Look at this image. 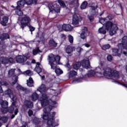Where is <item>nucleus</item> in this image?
Wrapping results in <instances>:
<instances>
[{
    "instance_id": "nucleus-1",
    "label": "nucleus",
    "mask_w": 127,
    "mask_h": 127,
    "mask_svg": "<svg viewBox=\"0 0 127 127\" xmlns=\"http://www.w3.org/2000/svg\"><path fill=\"white\" fill-rule=\"evenodd\" d=\"M48 90V88L46 87V85L43 84L37 89V91L40 92L42 94V97L40 99L41 106L43 107H46L43 110L44 113L42 115V118L43 120L48 121V127H58L59 123L54 122V117L56 113L50 112L52 110L53 108H56V107L58 106L57 103L54 100L56 97H57L58 94H59V91H57L55 95L52 97V95L46 94V92H47Z\"/></svg>"
},
{
    "instance_id": "nucleus-2",
    "label": "nucleus",
    "mask_w": 127,
    "mask_h": 127,
    "mask_svg": "<svg viewBox=\"0 0 127 127\" xmlns=\"http://www.w3.org/2000/svg\"><path fill=\"white\" fill-rule=\"evenodd\" d=\"M104 62H100L98 67H96L95 70H90L87 74L84 75L82 78H79L74 80V83H81L83 80H86L85 78L87 77H98L102 78L105 77L107 79H113L114 80H118L120 78L119 75V71L112 70V68L108 67H104Z\"/></svg>"
},
{
    "instance_id": "nucleus-3",
    "label": "nucleus",
    "mask_w": 127,
    "mask_h": 127,
    "mask_svg": "<svg viewBox=\"0 0 127 127\" xmlns=\"http://www.w3.org/2000/svg\"><path fill=\"white\" fill-rule=\"evenodd\" d=\"M5 95H8L9 98H10L12 101V105L9 108H7L8 102L6 101L0 100V104L2 108L1 111L2 114H6L7 112H9L10 114H12V113H13V111H14V108H15V104H16V96L13 95V93L10 89L7 90L5 92Z\"/></svg>"
},
{
    "instance_id": "nucleus-4",
    "label": "nucleus",
    "mask_w": 127,
    "mask_h": 127,
    "mask_svg": "<svg viewBox=\"0 0 127 127\" xmlns=\"http://www.w3.org/2000/svg\"><path fill=\"white\" fill-rule=\"evenodd\" d=\"M104 27H106V29L108 31H109V34H110L111 36L116 34V33H117V30L118 29L117 25H114L113 23L110 21L107 22Z\"/></svg>"
},
{
    "instance_id": "nucleus-5",
    "label": "nucleus",
    "mask_w": 127,
    "mask_h": 127,
    "mask_svg": "<svg viewBox=\"0 0 127 127\" xmlns=\"http://www.w3.org/2000/svg\"><path fill=\"white\" fill-rule=\"evenodd\" d=\"M30 18L26 15H24L22 17H19L18 19V23L20 25L23 30L25 26H27L30 23Z\"/></svg>"
},
{
    "instance_id": "nucleus-6",
    "label": "nucleus",
    "mask_w": 127,
    "mask_h": 127,
    "mask_svg": "<svg viewBox=\"0 0 127 127\" xmlns=\"http://www.w3.org/2000/svg\"><path fill=\"white\" fill-rule=\"evenodd\" d=\"M81 65H82L83 68H85V69H89L91 65H90V62L89 61V59L87 60H83L82 62H76L73 65V68L75 70H78L80 67H81Z\"/></svg>"
},
{
    "instance_id": "nucleus-7",
    "label": "nucleus",
    "mask_w": 127,
    "mask_h": 127,
    "mask_svg": "<svg viewBox=\"0 0 127 127\" xmlns=\"http://www.w3.org/2000/svg\"><path fill=\"white\" fill-rule=\"evenodd\" d=\"M36 3H37V0H21L17 2V6L20 8V7H23L24 4L30 5L32 4H36Z\"/></svg>"
},
{
    "instance_id": "nucleus-8",
    "label": "nucleus",
    "mask_w": 127,
    "mask_h": 127,
    "mask_svg": "<svg viewBox=\"0 0 127 127\" xmlns=\"http://www.w3.org/2000/svg\"><path fill=\"white\" fill-rule=\"evenodd\" d=\"M48 61H49V64L51 63H57V64H60V56H55L52 54H50L48 56Z\"/></svg>"
},
{
    "instance_id": "nucleus-9",
    "label": "nucleus",
    "mask_w": 127,
    "mask_h": 127,
    "mask_svg": "<svg viewBox=\"0 0 127 127\" xmlns=\"http://www.w3.org/2000/svg\"><path fill=\"white\" fill-rule=\"evenodd\" d=\"M56 3H57V1H55L53 3L49 5L48 7L50 13H51V12H60L59 5H57Z\"/></svg>"
},
{
    "instance_id": "nucleus-10",
    "label": "nucleus",
    "mask_w": 127,
    "mask_h": 127,
    "mask_svg": "<svg viewBox=\"0 0 127 127\" xmlns=\"http://www.w3.org/2000/svg\"><path fill=\"white\" fill-rule=\"evenodd\" d=\"M27 60V58L24 56L19 55L16 57V62L19 64H23Z\"/></svg>"
},
{
    "instance_id": "nucleus-11",
    "label": "nucleus",
    "mask_w": 127,
    "mask_h": 127,
    "mask_svg": "<svg viewBox=\"0 0 127 127\" xmlns=\"http://www.w3.org/2000/svg\"><path fill=\"white\" fill-rule=\"evenodd\" d=\"M0 44L2 45V48L3 49L4 48V45H3V40H5V39H9V35L7 33H3L0 35Z\"/></svg>"
},
{
    "instance_id": "nucleus-12",
    "label": "nucleus",
    "mask_w": 127,
    "mask_h": 127,
    "mask_svg": "<svg viewBox=\"0 0 127 127\" xmlns=\"http://www.w3.org/2000/svg\"><path fill=\"white\" fill-rule=\"evenodd\" d=\"M90 13L91 15H98L99 14V9H98V6H92L90 7Z\"/></svg>"
},
{
    "instance_id": "nucleus-13",
    "label": "nucleus",
    "mask_w": 127,
    "mask_h": 127,
    "mask_svg": "<svg viewBox=\"0 0 127 127\" xmlns=\"http://www.w3.org/2000/svg\"><path fill=\"white\" fill-rule=\"evenodd\" d=\"M60 30H64V31H72L73 30V27L70 24H64L62 26V29H60Z\"/></svg>"
},
{
    "instance_id": "nucleus-14",
    "label": "nucleus",
    "mask_w": 127,
    "mask_h": 127,
    "mask_svg": "<svg viewBox=\"0 0 127 127\" xmlns=\"http://www.w3.org/2000/svg\"><path fill=\"white\" fill-rule=\"evenodd\" d=\"M118 46H122V48L127 49V37L124 36L122 39V43L119 44Z\"/></svg>"
},
{
    "instance_id": "nucleus-15",
    "label": "nucleus",
    "mask_w": 127,
    "mask_h": 127,
    "mask_svg": "<svg viewBox=\"0 0 127 127\" xmlns=\"http://www.w3.org/2000/svg\"><path fill=\"white\" fill-rule=\"evenodd\" d=\"M82 32L80 34L81 39H85L87 37V33H88V29L86 27H82Z\"/></svg>"
},
{
    "instance_id": "nucleus-16",
    "label": "nucleus",
    "mask_w": 127,
    "mask_h": 127,
    "mask_svg": "<svg viewBox=\"0 0 127 127\" xmlns=\"http://www.w3.org/2000/svg\"><path fill=\"white\" fill-rule=\"evenodd\" d=\"M1 25L3 26H6L7 24H8V18L7 16H4L2 18V20H1L0 22Z\"/></svg>"
},
{
    "instance_id": "nucleus-17",
    "label": "nucleus",
    "mask_w": 127,
    "mask_h": 127,
    "mask_svg": "<svg viewBox=\"0 0 127 127\" xmlns=\"http://www.w3.org/2000/svg\"><path fill=\"white\" fill-rule=\"evenodd\" d=\"M79 6V2L78 1V0H74L73 1H72L69 3V7L72 8V7H78Z\"/></svg>"
},
{
    "instance_id": "nucleus-18",
    "label": "nucleus",
    "mask_w": 127,
    "mask_h": 127,
    "mask_svg": "<svg viewBox=\"0 0 127 127\" xmlns=\"http://www.w3.org/2000/svg\"><path fill=\"white\" fill-rule=\"evenodd\" d=\"M24 106L29 109H32L33 108V103L31 101L26 100L24 103Z\"/></svg>"
},
{
    "instance_id": "nucleus-19",
    "label": "nucleus",
    "mask_w": 127,
    "mask_h": 127,
    "mask_svg": "<svg viewBox=\"0 0 127 127\" xmlns=\"http://www.w3.org/2000/svg\"><path fill=\"white\" fill-rule=\"evenodd\" d=\"M79 23V18L76 14H74L72 17V24L76 25Z\"/></svg>"
},
{
    "instance_id": "nucleus-20",
    "label": "nucleus",
    "mask_w": 127,
    "mask_h": 127,
    "mask_svg": "<svg viewBox=\"0 0 127 127\" xmlns=\"http://www.w3.org/2000/svg\"><path fill=\"white\" fill-rule=\"evenodd\" d=\"M35 71H36L38 74H39L40 72L42 71V68H41V64L40 63H36V66L35 68Z\"/></svg>"
},
{
    "instance_id": "nucleus-21",
    "label": "nucleus",
    "mask_w": 127,
    "mask_h": 127,
    "mask_svg": "<svg viewBox=\"0 0 127 127\" xmlns=\"http://www.w3.org/2000/svg\"><path fill=\"white\" fill-rule=\"evenodd\" d=\"M74 50H75V47L71 46H68L66 48L65 51L67 54H71V53H72L73 51H74Z\"/></svg>"
},
{
    "instance_id": "nucleus-22",
    "label": "nucleus",
    "mask_w": 127,
    "mask_h": 127,
    "mask_svg": "<svg viewBox=\"0 0 127 127\" xmlns=\"http://www.w3.org/2000/svg\"><path fill=\"white\" fill-rule=\"evenodd\" d=\"M0 62L2 64H8V58L6 57H1L0 58Z\"/></svg>"
},
{
    "instance_id": "nucleus-23",
    "label": "nucleus",
    "mask_w": 127,
    "mask_h": 127,
    "mask_svg": "<svg viewBox=\"0 0 127 127\" xmlns=\"http://www.w3.org/2000/svg\"><path fill=\"white\" fill-rule=\"evenodd\" d=\"M15 8H16V11H15L16 14H17V15H19V16H21L22 15H23V12L21 11V9L19 8V7L16 6Z\"/></svg>"
},
{
    "instance_id": "nucleus-24",
    "label": "nucleus",
    "mask_w": 127,
    "mask_h": 127,
    "mask_svg": "<svg viewBox=\"0 0 127 127\" xmlns=\"http://www.w3.org/2000/svg\"><path fill=\"white\" fill-rule=\"evenodd\" d=\"M69 78H72V77H75L77 75V72L75 70H71L67 74Z\"/></svg>"
},
{
    "instance_id": "nucleus-25",
    "label": "nucleus",
    "mask_w": 127,
    "mask_h": 127,
    "mask_svg": "<svg viewBox=\"0 0 127 127\" xmlns=\"http://www.w3.org/2000/svg\"><path fill=\"white\" fill-rule=\"evenodd\" d=\"M49 44L50 47H53V48H55V47H57V43L53 40H50L49 42Z\"/></svg>"
},
{
    "instance_id": "nucleus-26",
    "label": "nucleus",
    "mask_w": 127,
    "mask_h": 127,
    "mask_svg": "<svg viewBox=\"0 0 127 127\" xmlns=\"http://www.w3.org/2000/svg\"><path fill=\"white\" fill-rule=\"evenodd\" d=\"M27 84L28 87H33V80L32 78L29 77V79L27 80Z\"/></svg>"
},
{
    "instance_id": "nucleus-27",
    "label": "nucleus",
    "mask_w": 127,
    "mask_h": 127,
    "mask_svg": "<svg viewBox=\"0 0 127 127\" xmlns=\"http://www.w3.org/2000/svg\"><path fill=\"white\" fill-rule=\"evenodd\" d=\"M39 97V96L38 94H37L36 92H34L31 96V99L32 101H37Z\"/></svg>"
},
{
    "instance_id": "nucleus-28",
    "label": "nucleus",
    "mask_w": 127,
    "mask_h": 127,
    "mask_svg": "<svg viewBox=\"0 0 127 127\" xmlns=\"http://www.w3.org/2000/svg\"><path fill=\"white\" fill-rule=\"evenodd\" d=\"M108 17H106L105 18H101L99 19V22L101 24H103V26L106 24V22H108Z\"/></svg>"
},
{
    "instance_id": "nucleus-29",
    "label": "nucleus",
    "mask_w": 127,
    "mask_h": 127,
    "mask_svg": "<svg viewBox=\"0 0 127 127\" xmlns=\"http://www.w3.org/2000/svg\"><path fill=\"white\" fill-rule=\"evenodd\" d=\"M16 89L20 91H23V92H26V91H28L27 88L23 87L19 84H17L16 86Z\"/></svg>"
},
{
    "instance_id": "nucleus-30",
    "label": "nucleus",
    "mask_w": 127,
    "mask_h": 127,
    "mask_svg": "<svg viewBox=\"0 0 127 127\" xmlns=\"http://www.w3.org/2000/svg\"><path fill=\"white\" fill-rule=\"evenodd\" d=\"M98 32L99 33H101L102 34H106V33H107V31L106 30L104 26H103L101 28H99L98 30Z\"/></svg>"
},
{
    "instance_id": "nucleus-31",
    "label": "nucleus",
    "mask_w": 127,
    "mask_h": 127,
    "mask_svg": "<svg viewBox=\"0 0 127 127\" xmlns=\"http://www.w3.org/2000/svg\"><path fill=\"white\" fill-rule=\"evenodd\" d=\"M33 122L35 125H38L40 123V119L35 117L33 120Z\"/></svg>"
},
{
    "instance_id": "nucleus-32",
    "label": "nucleus",
    "mask_w": 127,
    "mask_h": 127,
    "mask_svg": "<svg viewBox=\"0 0 127 127\" xmlns=\"http://www.w3.org/2000/svg\"><path fill=\"white\" fill-rule=\"evenodd\" d=\"M87 5H88V2L87 1L83 2L80 6L81 9H85L87 7Z\"/></svg>"
},
{
    "instance_id": "nucleus-33",
    "label": "nucleus",
    "mask_w": 127,
    "mask_h": 127,
    "mask_svg": "<svg viewBox=\"0 0 127 127\" xmlns=\"http://www.w3.org/2000/svg\"><path fill=\"white\" fill-rule=\"evenodd\" d=\"M55 73L57 75H61V74H63V70L60 68H56L55 69Z\"/></svg>"
},
{
    "instance_id": "nucleus-34",
    "label": "nucleus",
    "mask_w": 127,
    "mask_h": 127,
    "mask_svg": "<svg viewBox=\"0 0 127 127\" xmlns=\"http://www.w3.org/2000/svg\"><path fill=\"white\" fill-rule=\"evenodd\" d=\"M23 74L24 75H27V76H32V75H33V72L32 71H31L30 70H28L23 72Z\"/></svg>"
},
{
    "instance_id": "nucleus-35",
    "label": "nucleus",
    "mask_w": 127,
    "mask_h": 127,
    "mask_svg": "<svg viewBox=\"0 0 127 127\" xmlns=\"http://www.w3.org/2000/svg\"><path fill=\"white\" fill-rule=\"evenodd\" d=\"M58 3L61 5V6H62L63 7H65L66 6V4H65V2L63 1L62 0H57Z\"/></svg>"
},
{
    "instance_id": "nucleus-36",
    "label": "nucleus",
    "mask_w": 127,
    "mask_h": 127,
    "mask_svg": "<svg viewBox=\"0 0 127 127\" xmlns=\"http://www.w3.org/2000/svg\"><path fill=\"white\" fill-rule=\"evenodd\" d=\"M41 52V51H40V50H39V49H34L32 51V53H33V55H37V54Z\"/></svg>"
},
{
    "instance_id": "nucleus-37",
    "label": "nucleus",
    "mask_w": 127,
    "mask_h": 127,
    "mask_svg": "<svg viewBox=\"0 0 127 127\" xmlns=\"http://www.w3.org/2000/svg\"><path fill=\"white\" fill-rule=\"evenodd\" d=\"M14 69H11L9 70L8 72V76H9V77H11V76H12L13 74H14Z\"/></svg>"
},
{
    "instance_id": "nucleus-38",
    "label": "nucleus",
    "mask_w": 127,
    "mask_h": 127,
    "mask_svg": "<svg viewBox=\"0 0 127 127\" xmlns=\"http://www.w3.org/2000/svg\"><path fill=\"white\" fill-rule=\"evenodd\" d=\"M68 37L69 42H70V43H73V41H74V38L73 36L71 35H68Z\"/></svg>"
},
{
    "instance_id": "nucleus-39",
    "label": "nucleus",
    "mask_w": 127,
    "mask_h": 127,
    "mask_svg": "<svg viewBox=\"0 0 127 127\" xmlns=\"http://www.w3.org/2000/svg\"><path fill=\"white\" fill-rule=\"evenodd\" d=\"M8 63H11V64H14L15 63V60L12 58H9L8 59Z\"/></svg>"
},
{
    "instance_id": "nucleus-40",
    "label": "nucleus",
    "mask_w": 127,
    "mask_h": 127,
    "mask_svg": "<svg viewBox=\"0 0 127 127\" xmlns=\"http://www.w3.org/2000/svg\"><path fill=\"white\" fill-rule=\"evenodd\" d=\"M110 47L111 46L109 44H107L102 46V49L103 50H107V49H109Z\"/></svg>"
},
{
    "instance_id": "nucleus-41",
    "label": "nucleus",
    "mask_w": 127,
    "mask_h": 127,
    "mask_svg": "<svg viewBox=\"0 0 127 127\" xmlns=\"http://www.w3.org/2000/svg\"><path fill=\"white\" fill-rule=\"evenodd\" d=\"M13 79H15L13 82H12L11 85L13 86V85H15V84L16 83V82H17V80L18 79V76H15L13 78Z\"/></svg>"
},
{
    "instance_id": "nucleus-42",
    "label": "nucleus",
    "mask_w": 127,
    "mask_h": 127,
    "mask_svg": "<svg viewBox=\"0 0 127 127\" xmlns=\"http://www.w3.org/2000/svg\"><path fill=\"white\" fill-rule=\"evenodd\" d=\"M0 121H1L2 123H6L7 122V118L6 117H0Z\"/></svg>"
},
{
    "instance_id": "nucleus-43",
    "label": "nucleus",
    "mask_w": 127,
    "mask_h": 127,
    "mask_svg": "<svg viewBox=\"0 0 127 127\" xmlns=\"http://www.w3.org/2000/svg\"><path fill=\"white\" fill-rule=\"evenodd\" d=\"M49 65L51 66V69H53V70H56V64L54 63L49 64Z\"/></svg>"
},
{
    "instance_id": "nucleus-44",
    "label": "nucleus",
    "mask_w": 127,
    "mask_h": 127,
    "mask_svg": "<svg viewBox=\"0 0 127 127\" xmlns=\"http://www.w3.org/2000/svg\"><path fill=\"white\" fill-rule=\"evenodd\" d=\"M0 83L1 86H7V85H8V83H7L6 81H4L3 80H1Z\"/></svg>"
},
{
    "instance_id": "nucleus-45",
    "label": "nucleus",
    "mask_w": 127,
    "mask_h": 127,
    "mask_svg": "<svg viewBox=\"0 0 127 127\" xmlns=\"http://www.w3.org/2000/svg\"><path fill=\"white\" fill-rule=\"evenodd\" d=\"M29 27L30 31H31V34H32V31H34V30H35V28H34L32 26H29Z\"/></svg>"
},
{
    "instance_id": "nucleus-46",
    "label": "nucleus",
    "mask_w": 127,
    "mask_h": 127,
    "mask_svg": "<svg viewBox=\"0 0 127 127\" xmlns=\"http://www.w3.org/2000/svg\"><path fill=\"white\" fill-rule=\"evenodd\" d=\"M107 58L108 61H112L113 60V57L111 55H108Z\"/></svg>"
},
{
    "instance_id": "nucleus-47",
    "label": "nucleus",
    "mask_w": 127,
    "mask_h": 127,
    "mask_svg": "<svg viewBox=\"0 0 127 127\" xmlns=\"http://www.w3.org/2000/svg\"><path fill=\"white\" fill-rule=\"evenodd\" d=\"M28 115L29 117H31V116H32L33 115V112L31 110H29L28 112Z\"/></svg>"
},
{
    "instance_id": "nucleus-48",
    "label": "nucleus",
    "mask_w": 127,
    "mask_h": 127,
    "mask_svg": "<svg viewBox=\"0 0 127 127\" xmlns=\"http://www.w3.org/2000/svg\"><path fill=\"white\" fill-rule=\"evenodd\" d=\"M115 82L117 84H119L122 85V86H124V87H125V88H127V84H121L120 82L116 81H115Z\"/></svg>"
},
{
    "instance_id": "nucleus-49",
    "label": "nucleus",
    "mask_w": 127,
    "mask_h": 127,
    "mask_svg": "<svg viewBox=\"0 0 127 127\" xmlns=\"http://www.w3.org/2000/svg\"><path fill=\"white\" fill-rule=\"evenodd\" d=\"M88 17L90 21L94 20V17L93 16H88Z\"/></svg>"
},
{
    "instance_id": "nucleus-50",
    "label": "nucleus",
    "mask_w": 127,
    "mask_h": 127,
    "mask_svg": "<svg viewBox=\"0 0 127 127\" xmlns=\"http://www.w3.org/2000/svg\"><path fill=\"white\" fill-rule=\"evenodd\" d=\"M82 45L85 46V47H87V48H89V47H90V46H91V45H90L89 44H87V43L84 44Z\"/></svg>"
},
{
    "instance_id": "nucleus-51",
    "label": "nucleus",
    "mask_w": 127,
    "mask_h": 127,
    "mask_svg": "<svg viewBox=\"0 0 127 127\" xmlns=\"http://www.w3.org/2000/svg\"><path fill=\"white\" fill-rule=\"evenodd\" d=\"M61 38H63L64 39H66V36L64 34H62L61 35Z\"/></svg>"
},
{
    "instance_id": "nucleus-52",
    "label": "nucleus",
    "mask_w": 127,
    "mask_h": 127,
    "mask_svg": "<svg viewBox=\"0 0 127 127\" xmlns=\"http://www.w3.org/2000/svg\"><path fill=\"white\" fill-rule=\"evenodd\" d=\"M77 52H81V51H82V50H83V49H82V48L78 47L76 49Z\"/></svg>"
},
{
    "instance_id": "nucleus-53",
    "label": "nucleus",
    "mask_w": 127,
    "mask_h": 127,
    "mask_svg": "<svg viewBox=\"0 0 127 127\" xmlns=\"http://www.w3.org/2000/svg\"><path fill=\"white\" fill-rule=\"evenodd\" d=\"M17 113H18V109H16L15 111H14V115H15V116H16V115H17Z\"/></svg>"
},
{
    "instance_id": "nucleus-54",
    "label": "nucleus",
    "mask_w": 127,
    "mask_h": 127,
    "mask_svg": "<svg viewBox=\"0 0 127 127\" xmlns=\"http://www.w3.org/2000/svg\"><path fill=\"white\" fill-rule=\"evenodd\" d=\"M40 40H41V41H44L45 39H44V37L43 36L40 38Z\"/></svg>"
},
{
    "instance_id": "nucleus-55",
    "label": "nucleus",
    "mask_w": 127,
    "mask_h": 127,
    "mask_svg": "<svg viewBox=\"0 0 127 127\" xmlns=\"http://www.w3.org/2000/svg\"><path fill=\"white\" fill-rule=\"evenodd\" d=\"M3 91H2V88H1V86H0V93H3Z\"/></svg>"
},
{
    "instance_id": "nucleus-56",
    "label": "nucleus",
    "mask_w": 127,
    "mask_h": 127,
    "mask_svg": "<svg viewBox=\"0 0 127 127\" xmlns=\"http://www.w3.org/2000/svg\"><path fill=\"white\" fill-rule=\"evenodd\" d=\"M39 75L42 77V79H44L45 78V76L44 75H43V76H41V75H40V74L39 73Z\"/></svg>"
},
{
    "instance_id": "nucleus-57",
    "label": "nucleus",
    "mask_w": 127,
    "mask_h": 127,
    "mask_svg": "<svg viewBox=\"0 0 127 127\" xmlns=\"http://www.w3.org/2000/svg\"><path fill=\"white\" fill-rule=\"evenodd\" d=\"M14 117H15V115H12L11 116V120H12V119H13V118H14Z\"/></svg>"
},
{
    "instance_id": "nucleus-58",
    "label": "nucleus",
    "mask_w": 127,
    "mask_h": 127,
    "mask_svg": "<svg viewBox=\"0 0 127 127\" xmlns=\"http://www.w3.org/2000/svg\"><path fill=\"white\" fill-rule=\"evenodd\" d=\"M35 62H36V61H35V60H33L32 61V63H33V64H34L35 63Z\"/></svg>"
},
{
    "instance_id": "nucleus-59",
    "label": "nucleus",
    "mask_w": 127,
    "mask_h": 127,
    "mask_svg": "<svg viewBox=\"0 0 127 127\" xmlns=\"http://www.w3.org/2000/svg\"><path fill=\"white\" fill-rule=\"evenodd\" d=\"M50 88H52V87H53V84L52 83L50 85Z\"/></svg>"
},
{
    "instance_id": "nucleus-60",
    "label": "nucleus",
    "mask_w": 127,
    "mask_h": 127,
    "mask_svg": "<svg viewBox=\"0 0 127 127\" xmlns=\"http://www.w3.org/2000/svg\"><path fill=\"white\" fill-rule=\"evenodd\" d=\"M120 8L123 10V6H122V4H120Z\"/></svg>"
},
{
    "instance_id": "nucleus-61",
    "label": "nucleus",
    "mask_w": 127,
    "mask_h": 127,
    "mask_svg": "<svg viewBox=\"0 0 127 127\" xmlns=\"http://www.w3.org/2000/svg\"><path fill=\"white\" fill-rule=\"evenodd\" d=\"M1 126V123H0V127Z\"/></svg>"
},
{
    "instance_id": "nucleus-62",
    "label": "nucleus",
    "mask_w": 127,
    "mask_h": 127,
    "mask_svg": "<svg viewBox=\"0 0 127 127\" xmlns=\"http://www.w3.org/2000/svg\"><path fill=\"white\" fill-rule=\"evenodd\" d=\"M11 7H14L13 5H12L11 6Z\"/></svg>"
},
{
    "instance_id": "nucleus-63",
    "label": "nucleus",
    "mask_w": 127,
    "mask_h": 127,
    "mask_svg": "<svg viewBox=\"0 0 127 127\" xmlns=\"http://www.w3.org/2000/svg\"><path fill=\"white\" fill-rule=\"evenodd\" d=\"M1 65V64H0V67Z\"/></svg>"
},
{
    "instance_id": "nucleus-64",
    "label": "nucleus",
    "mask_w": 127,
    "mask_h": 127,
    "mask_svg": "<svg viewBox=\"0 0 127 127\" xmlns=\"http://www.w3.org/2000/svg\"><path fill=\"white\" fill-rule=\"evenodd\" d=\"M1 51H3V50H1Z\"/></svg>"
}]
</instances>
